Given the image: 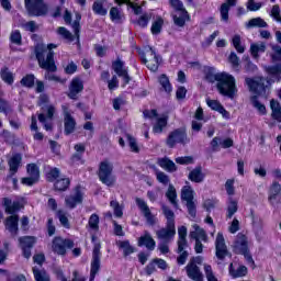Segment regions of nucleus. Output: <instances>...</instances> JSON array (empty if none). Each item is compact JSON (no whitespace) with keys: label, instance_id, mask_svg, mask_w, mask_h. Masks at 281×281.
I'll list each match as a JSON object with an SVG mask.
<instances>
[{"label":"nucleus","instance_id":"1","mask_svg":"<svg viewBox=\"0 0 281 281\" xmlns=\"http://www.w3.org/2000/svg\"><path fill=\"white\" fill-rule=\"evenodd\" d=\"M35 56L38 60L40 67L46 70L44 75L46 80H49L53 82H65L60 79V77L54 75V72L57 71L56 63H54V52H47L45 47L36 46Z\"/></svg>","mask_w":281,"mask_h":281},{"label":"nucleus","instance_id":"2","mask_svg":"<svg viewBox=\"0 0 281 281\" xmlns=\"http://www.w3.org/2000/svg\"><path fill=\"white\" fill-rule=\"evenodd\" d=\"M49 97L46 94L40 95V106H42V113L37 114V120L43 124L45 131H53L54 128V113H56V106L47 104Z\"/></svg>","mask_w":281,"mask_h":281},{"label":"nucleus","instance_id":"3","mask_svg":"<svg viewBox=\"0 0 281 281\" xmlns=\"http://www.w3.org/2000/svg\"><path fill=\"white\" fill-rule=\"evenodd\" d=\"M216 87L221 95H225L231 100H234V98H236V93H238V89L236 88V79L234 76L225 72L218 74Z\"/></svg>","mask_w":281,"mask_h":281},{"label":"nucleus","instance_id":"4","mask_svg":"<svg viewBox=\"0 0 281 281\" xmlns=\"http://www.w3.org/2000/svg\"><path fill=\"white\" fill-rule=\"evenodd\" d=\"M245 82L252 93H256L257 98H267L269 95V80L263 77L246 78Z\"/></svg>","mask_w":281,"mask_h":281},{"label":"nucleus","instance_id":"5","mask_svg":"<svg viewBox=\"0 0 281 281\" xmlns=\"http://www.w3.org/2000/svg\"><path fill=\"white\" fill-rule=\"evenodd\" d=\"M99 179L109 188L115 186V176H113V164L104 160L99 167Z\"/></svg>","mask_w":281,"mask_h":281},{"label":"nucleus","instance_id":"6","mask_svg":"<svg viewBox=\"0 0 281 281\" xmlns=\"http://www.w3.org/2000/svg\"><path fill=\"white\" fill-rule=\"evenodd\" d=\"M181 200L186 201L191 218H196V200H194V190L190 186H184L181 190Z\"/></svg>","mask_w":281,"mask_h":281},{"label":"nucleus","instance_id":"7","mask_svg":"<svg viewBox=\"0 0 281 281\" xmlns=\"http://www.w3.org/2000/svg\"><path fill=\"white\" fill-rule=\"evenodd\" d=\"M98 238L95 236H92V243H94L93 251H92V261H91V269H90V280L93 281L95 280V276H98L100 271V249H102V246L100 243H95Z\"/></svg>","mask_w":281,"mask_h":281},{"label":"nucleus","instance_id":"8","mask_svg":"<svg viewBox=\"0 0 281 281\" xmlns=\"http://www.w3.org/2000/svg\"><path fill=\"white\" fill-rule=\"evenodd\" d=\"M166 144L168 148H175L177 144H182V146L190 144V139L188 138L186 131L176 130L168 135Z\"/></svg>","mask_w":281,"mask_h":281},{"label":"nucleus","instance_id":"9","mask_svg":"<svg viewBox=\"0 0 281 281\" xmlns=\"http://www.w3.org/2000/svg\"><path fill=\"white\" fill-rule=\"evenodd\" d=\"M215 256L220 260L217 265H223V260H225L227 256L232 258L229 250H227V245H225V237L223 236V233H217L215 239Z\"/></svg>","mask_w":281,"mask_h":281},{"label":"nucleus","instance_id":"10","mask_svg":"<svg viewBox=\"0 0 281 281\" xmlns=\"http://www.w3.org/2000/svg\"><path fill=\"white\" fill-rule=\"evenodd\" d=\"M25 7L31 16H45L47 14V4L43 0H25Z\"/></svg>","mask_w":281,"mask_h":281},{"label":"nucleus","instance_id":"11","mask_svg":"<svg viewBox=\"0 0 281 281\" xmlns=\"http://www.w3.org/2000/svg\"><path fill=\"white\" fill-rule=\"evenodd\" d=\"M61 111L64 115V133L65 135H71L76 131V119L71 115L69 104L61 105Z\"/></svg>","mask_w":281,"mask_h":281},{"label":"nucleus","instance_id":"12","mask_svg":"<svg viewBox=\"0 0 281 281\" xmlns=\"http://www.w3.org/2000/svg\"><path fill=\"white\" fill-rule=\"evenodd\" d=\"M52 247L55 254H58V256H65V254H67V249H74V240L55 237L53 239Z\"/></svg>","mask_w":281,"mask_h":281},{"label":"nucleus","instance_id":"13","mask_svg":"<svg viewBox=\"0 0 281 281\" xmlns=\"http://www.w3.org/2000/svg\"><path fill=\"white\" fill-rule=\"evenodd\" d=\"M135 203L137 207L140 210L143 216L146 218L147 223L153 227L154 225H157V217L150 212V207L144 201V199L136 198Z\"/></svg>","mask_w":281,"mask_h":281},{"label":"nucleus","instance_id":"14","mask_svg":"<svg viewBox=\"0 0 281 281\" xmlns=\"http://www.w3.org/2000/svg\"><path fill=\"white\" fill-rule=\"evenodd\" d=\"M176 234L177 228L172 224H166V227L160 228L156 232L158 240H162V243H170L172 238H175Z\"/></svg>","mask_w":281,"mask_h":281},{"label":"nucleus","instance_id":"15","mask_svg":"<svg viewBox=\"0 0 281 281\" xmlns=\"http://www.w3.org/2000/svg\"><path fill=\"white\" fill-rule=\"evenodd\" d=\"M75 16L76 19L74 23H71V12H69V10L67 9L65 10L64 21L67 25H71L77 41H80V21L82 19V15H80V13H76Z\"/></svg>","mask_w":281,"mask_h":281},{"label":"nucleus","instance_id":"16","mask_svg":"<svg viewBox=\"0 0 281 281\" xmlns=\"http://www.w3.org/2000/svg\"><path fill=\"white\" fill-rule=\"evenodd\" d=\"M142 60L144 65H146L150 69V71H157V69H159V56L157 55L155 49H153V47H149L147 49V58L142 57Z\"/></svg>","mask_w":281,"mask_h":281},{"label":"nucleus","instance_id":"17","mask_svg":"<svg viewBox=\"0 0 281 281\" xmlns=\"http://www.w3.org/2000/svg\"><path fill=\"white\" fill-rule=\"evenodd\" d=\"M19 243L24 258H32V247L36 244V238L34 236H24L19 238Z\"/></svg>","mask_w":281,"mask_h":281},{"label":"nucleus","instance_id":"18","mask_svg":"<svg viewBox=\"0 0 281 281\" xmlns=\"http://www.w3.org/2000/svg\"><path fill=\"white\" fill-rule=\"evenodd\" d=\"M248 250H249V241L247 240V236L243 233H238L233 245L234 254L240 255Z\"/></svg>","mask_w":281,"mask_h":281},{"label":"nucleus","instance_id":"19","mask_svg":"<svg viewBox=\"0 0 281 281\" xmlns=\"http://www.w3.org/2000/svg\"><path fill=\"white\" fill-rule=\"evenodd\" d=\"M82 191L80 190V187H76L74 189V193L70 195H67L65 199L66 206L69 210H74L76 205H80L82 203Z\"/></svg>","mask_w":281,"mask_h":281},{"label":"nucleus","instance_id":"20","mask_svg":"<svg viewBox=\"0 0 281 281\" xmlns=\"http://www.w3.org/2000/svg\"><path fill=\"white\" fill-rule=\"evenodd\" d=\"M112 68L120 78H123L124 85L131 82V76H128V70L124 68V61H122V59L113 61Z\"/></svg>","mask_w":281,"mask_h":281},{"label":"nucleus","instance_id":"21","mask_svg":"<svg viewBox=\"0 0 281 281\" xmlns=\"http://www.w3.org/2000/svg\"><path fill=\"white\" fill-rule=\"evenodd\" d=\"M83 89L85 83L80 80V78H74L69 86L68 98H70V100H77L78 93H82Z\"/></svg>","mask_w":281,"mask_h":281},{"label":"nucleus","instance_id":"22","mask_svg":"<svg viewBox=\"0 0 281 281\" xmlns=\"http://www.w3.org/2000/svg\"><path fill=\"white\" fill-rule=\"evenodd\" d=\"M184 269L190 280L203 281V272H201V268H199L194 262H189Z\"/></svg>","mask_w":281,"mask_h":281},{"label":"nucleus","instance_id":"23","mask_svg":"<svg viewBox=\"0 0 281 281\" xmlns=\"http://www.w3.org/2000/svg\"><path fill=\"white\" fill-rule=\"evenodd\" d=\"M3 206H4V212L7 214H16L20 210H23V202L16 200V201H11L9 198L3 199Z\"/></svg>","mask_w":281,"mask_h":281},{"label":"nucleus","instance_id":"24","mask_svg":"<svg viewBox=\"0 0 281 281\" xmlns=\"http://www.w3.org/2000/svg\"><path fill=\"white\" fill-rule=\"evenodd\" d=\"M5 229L10 232L11 236L19 234V215H10L4 222Z\"/></svg>","mask_w":281,"mask_h":281},{"label":"nucleus","instance_id":"25","mask_svg":"<svg viewBox=\"0 0 281 281\" xmlns=\"http://www.w3.org/2000/svg\"><path fill=\"white\" fill-rule=\"evenodd\" d=\"M280 192H281L280 183L273 182L270 186L268 200L271 203V205H273L274 207H278V205L280 203V199H278V196H280Z\"/></svg>","mask_w":281,"mask_h":281},{"label":"nucleus","instance_id":"26","mask_svg":"<svg viewBox=\"0 0 281 281\" xmlns=\"http://www.w3.org/2000/svg\"><path fill=\"white\" fill-rule=\"evenodd\" d=\"M189 181L192 183H203L205 181V173H203V167L198 166L189 172L188 176Z\"/></svg>","mask_w":281,"mask_h":281},{"label":"nucleus","instance_id":"27","mask_svg":"<svg viewBox=\"0 0 281 281\" xmlns=\"http://www.w3.org/2000/svg\"><path fill=\"white\" fill-rule=\"evenodd\" d=\"M156 245L155 239L148 232H145V234L138 238V247H146L149 251H154Z\"/></svg>","mask_w":281,"mask_h":281},{"label":"nucleus","instance_id":"28","mask_svg":"<svg viewBox=\"0 0 281 281\" xmlns=\"http://www.w3.org/2000/svg\"><path fill=\"white\" fill-rule=\"evenodd\" d=\"M172 19L177 27H186V22L190 21V13H188V10L178 11L172 14Z\"/></svg>","mask_w":281,"mask_h":281},{"label":"nucleus","instance_id":"29","mask_svg":"<svg viewBox=\"0 0 281 281\" xmlns=\"http://www.w3.org/2000/svg\"><path fill=\"white\" fill-rule=\"evenodd\" d=\"M178 251L181 252L183 251V249H186L188 247V228L186 226H180L178 228Z\"/></svg>","mask_w":281,"mask_h":281},{"label":"nucleus","instance_id":"30","mask_svg":"<svg viewBox=\"0 0 281 281\" xmlns=\"http://www.w3.org/2000/svg\"><path fill=\"white\" fill-rule=\"evenodd\" d=\"M157 164L167 172H177V165L168 157L159 158Z\"/></svg>","mask_w":281,"mask_h":281},{"label":"nucleus","instance_id":"31","mask_svg":"<svg viewBox=\"0 0 281 281\" xmlns=\"http://www.w3.org/2000/svg\"><path fill=\"white\" fill-rule=\"evenodd\" d=\"M265 52H267V44H265V42L252 43L250 45V54L252 58H260L259 54H265Z\"/></svg>","mask_w":281,"mask_h":281},{"label":"nucleus","instance_id":"32","mask_svg":"<svg viewBox=\"0 0 281 281\" xmlns=\"http://www.w3.org/2000/svg\"><path fill=\"white\" fill-rule=\"evenodd\" d=\"M193 229L190 233V238H193V240H203L204 243H207V234L203 228H200L199 225L194 224Z\"/></svg>","mask_w":281,"mask_h":281},{"label":"nucleus","instance_id":"33","mask_svg":"<svg viewBox=\"0 0 281 281\" xmlns=\"http://www.w3.org/2000/svg\"><path fill=\"white\" fill-rule=\"evenodd\" d=\"M23 157L21 154H15L11 157L9 160V167H10V175H16L19 172V167L21 166Z\"/></svg>","mask_w":281,"mask_h":281},{"label":"nucleus","instance_id":"34","mask_svg":"<svg viewBox=\"0 0 281 281\" xmlns=\"http://www.w3.org/2000/svg\"><path fill=\"white\" fill-rule=\"evenodd\" d=\"M56 218H58L60 225L65 227V229H71V224L69 223L68 213L64 210H58L55 213Z\"/></svg>","mask_w":281,"mask_h":281},{"label":"nucleus","instance_id":"35","mask_svg":"<svg viewBox=\"0 0 281 281\" xmlns=\"http://www.w3.org/2000/svg\"><path fill=\"white\" fill-rule=\"evenodd\" d=\"M270 109H271V117L272 120H276L277 122H281V105L280 102L277 100L270 101Z\"/></svg>","mask_w":281,"mask_h":281},{"label":"nucleus","instance_id":"36","mask_svg":"<svg viewBox=\"0 0 281 281\" xmlns=\"http://www.w3.org/2000/svg\"><path fill=\"white\" fill-rule=\"evenodd\" d=\"M228 271L232 278H245V276H247V267L245 266H239L237 269H234V263H231Z\"/></svg>","mask_w":281,"mask_h":281},{"label":"nucleus","instance_id":"37","mask_svg":"<svg viewBox=\"0 0 281 281\" xmlns=\"http://www.w3.org/2000/svg\"><path fill=\"white\" fill-rule=\"evenodd\" d=\"M0 78L7 85H14V74H12V71H10L9 67L1 68Z\"/></svg>","mask_w":281,"mask_h":281},{"label":"nucleus","instance_id":"38","mask_svg":"<svg viewBox=\"0 0 281 281\" xmlns=\"http://www.w3.org/2000/svg\"><path fill=\"white\" fill-rule=\"evenodd\" d=\"M110 19L113 23H122L124 21V13L120 8L112 7L110 9Z\"/></svg>","mask_w":281,"mask_h":281},{"label":"nucleus","instance_id":"39","mask_svg":"<svg viewBox=\"0 0 281 281\" xmlns=\"http://www.w3.org/2000/svg\"><path fill=\"white\" fill-rule=\"evenodd\" d=\"M247 30L252 27H269V24L262 18H252L246 23Z\"/></svg>","mask_w":281,"mask_h":281},{"label":"nucleus","instance_id":"40","mask_svg":"<svg viewBox=\"0 0 281 281\" xmlns=\"http://www.w3.org/2000/svg\"><path fill=\"white\" fill-rule=\"evenodd\" d=\"M166 198L171 203V205H173V207H179V203L177 202V189H175V186L169 184L166 192Z\"/></svg>","mask_w":281,"mask_h":281},{"label":"nucleus","instance_id":"41","mask_svg":"<svg viewBox=\"0 0 281 281\" xmlns=\"http://www.w3.org/2000/svg\"><path fill=\"white\" fill-rule=\"evenodd\" d=\"M250 103L252 104L254 109H257L259 115H267V106L258 100V95L250 97Z\"/></svg>","mask_w":281,"mask_h":281},{"label":"nucleus","instance_id":"42","mask_svg":"<svg viewBox=\"0 0 281 281\" xmlns=\"http://www.w3.org/2000/svg\"><path fill=\"white\" fill-rule=\"evenodd\" d=\"M55 190H58L59 192H65V190L69 189V186H71V180L69 178H60L55 181Z\"/></svg>","mask_w":281,"mask_h":281},{"label":"nucleus","instance_id":"43","mask_svg":"<svg viewBox=\"0 0 281 281\" xmlns=\"http://www.w3.org/2000/svg\"><path fill=\"white\" fill-rule=\"evenodd\" d=\"M266 71L269 76H271L272 78L278 80V82H280V80H281V66L280 65L268 66V67H266Z\"/></svg>","mask_w":281,"mask_h":281},{"label":"nucleus","instance_id":"44","mask_svg":"<svg viewBox=\"0 0 281 281\" xmlns=\"http://www.w3.org/2000/svg\"><path fill=\"white\" fill-rule=\"evenodd\" d=\"M33 274H34L35 281H49V274H47V271H45V269L34 267Z\"/></svg>","mask_w":281,"mask_h":281},{"label":"nucleus","instance_id":"45","mask_svg":"<svg viewBox=\"0 0 281 281\" xmlns=\"http://www.w3.org/2000/svg\"><path fill=\"white\" fill-rule=\"evenodd\" d=\"M162 214L167 220L166 225H175V212L170 210L166 204H162L161 206Z\"/></svg>","mask_w":281,"mask_h":281},{"label":"nucleus","instance_id":"46","mask_svg":"<svg viewBox=\"0 0 281 281\" xmlns=\"http://www.w3.org/2000/svg\"><path fill=\"white\" fill-rule=\"evenodd\" d=\"M88 226L92 232L100 231V216L93 213L88 220Z\"/></svg>","mask_w":281,"mask_h":281},{"label":"nucleus","instance_id":"47","mask_svg":"<svg viewBox=\"0 0 281 281\" xmlns=\"http://www.w3.org/2000/svg\"><path fill=\"white\" fill-rule=\"evenodd\" d=\"M119 249L123 250L124 256H131V254H134L135 248H133V246H131V243L128 240H124V241H117L116 243Z\"/></svg>","mask_w":281,"mask_h":281},{"label":"nucleus","instance_id":"48","mask_svg":"<svg viewBox=\"0 0 281 281\" xmlns=\"http://www.w3.org/2000/svg\"><path fill=\"white\" fill-rule=\"evenodd\" d=\"M159 85L162 91H166V93H170L172 91V85H170V79H168V76L161 75L159 77Z\"/></svg>","mask_w":281,"mask_h":281},{"label":"nucleus","instance_id":"49","mask_svg":"<svg viewBox=\"0 0 281 281\" xmlns=\"http://www.w3.org/2000/svg\"><path fill=\"white\" fill-rule=\"evenodd\" d=\"M92 10L94 14H99L100 16H106V9H104V4L102 1H94L92 5Z\"/></svg>","mask_w":281,"mask_h":281},{"label":"nucleus","instance_id":"50","mask_svg":"<svg viewBox=\"0 0 281 281\" xmlns=\"http://www.w3.org/2000/svg\"><path fill=\"white\" fill-rule=\"evenodd\" d=\"M168 124V117H160L157 120V123L154 125V133H162Z\"/></svg>","mask_w":281,"mask_h":281},{"label":"nucleus","instance_id":"51","mask_svg":"<svg viewBox=\"0 0 281 281\" xmlns=\"http://www.w3.org/2000/svg\"><path fill=\"white\" fill-rule=\"evenodd\" d=\"M57 34H59V36H63V38H65L69 43H74V34H71V32H69V30H67L65 26L58 27Z\"/></svg>","mask_w":281,"mask_h":281},{"label":"nucleus","instance_id":"52","mask_svg":"<svg viewBox=\"0 0 281 281\" xmlns=\"http://www.w3.org/2000/svg\"><path fill=\"white\" fill-rule=\"evenodd\" d=\"M110 207L113 209L114 216H116V218H122V216H124V212L122 211V207L120 206V202H117V200H112L110 202Z\"/></svg>","mask_w":281,"mask_h":281},{"label":"nucleus","instance_id":"53","mask_svg":"<svg viewBox=\"0 0 281 281\" xmlns=\"http://www.w3.org/2000/svg\"><path fill=\"white\" fill-rule=\"evenodd\" d=\"M34 80H36L34 75H26L21 79L20 85H22V87H26L27 89H32V87H34Z\"/></svg>","mask_w":281,"mask_h":281},{"label":"nucleus","instance_id":"54","mask_svg":"<svg viewBox=\"0 0 281 281\" xmlns=\"http://www.w3.org/2000/svg\"><path fill=\"white\" fill-rule=\"evenodd\" d=\"M237 212H238V202H236L235 200H231L227 206L226 217L232 218V216H234V214H236Z\"/></svg>","mask_w":281,"mask_h":281},{"label":"nucleus","instance_id":"55","mask_svg":"<svg viewBox=\"0 0 281 281\" xmlns=\"http://www.w3.org/2000/svg\"><path fill=\"white\" fill-rule=\"evenodd\" d=\"M26 170L30 177H33L34 179H37V180L40 179L41 172L38 171V166H36V164L27 165Z\"/></svg>","mask_w":281,"mask_h":281},{"label":"nucleus","instance_id":"56","mask_svg":"<svg viewBox=\"0 0 281 281\" xmlns=\"http://www.w3.org/2000/svg\"><path fill=\"white\" fill-rule=\"evenodd\" d=\"M156 179L159 183H162V186L170 183V177L164 171L156 170Z\"/></svg>","mask_w":281,"mask_h":281},{"label":"nucleus","instance_id":"57","mask_svg":"<svg viewBox=\"0 0 281 281\" xmlns=\"http://www.w3.org/2000/svg\"><path fill=\"white\" fill-rule=\"evenodd\" d=\"M232 43L238 54H245V46L240 44V35L233 36Z\"/></svg>","mask_w":281,"mask_h":281},{"label":"nucleus","instance_id":"58","mask_svg":"<svg viewBox=\"0 0 281 281\" xmlns=\"http://www.w3.org/2000/svg\"><path fill=\"white\" fill-rule=\"evenodd\" d=\"M205 79L209 82H218V74H214V68L205 69Z\"/></svg>","mask_w":281,"mask_h":281},{"label":"nucleus","instance_id":"59","mask_svg":"<svg viewBox=\"0 0 281 281\" xmlns=\"http://www.w3.org/2000/svg\"><path fill=\"white\" fill-rule=\"evenodd\" d=\"M21 27H23V30L26 32H36L38 30V24H36L34 21L22 22Z\"/></svg>","mask_w":281,"mask_h":281},{"label":"nucleus","instance_id":"60","mask_svg":"<svg viewBox=\"0 0 281 281\" xmlns=\"http://www.w3.org/2000/svg\"><path fill=\"white\" fill-rule=\"evenodd\" d=\"M10 41L14 45H22L23 38L21 36V32L19 30L13 31L10 35Z\"/></svg>","mask_w":281,"mask_h":281},{"label":"nucleus","instance_id":"61","mask_svg":"<svg viewBox=\"0 0 281 281\" xmlns=\"http://www.w3.org/2000/svg\"><path fill=\"white\" fill-rule=\"evenodd\" d=\"M12 111V105L5 99L0 98V113L8 115Z\"/></svg>","mask_w":281,"mask_h":281},{"label":"nucleus","instance_id":"62","mask_svg":"<svg viewBox=\"0 0 281 281\" xmlns=\"http://www.w3.org/2000/svg\"><path fill=\"white\" fill-rule=\"evenodd\" d=\"M171 8H173L175 12H183L186 11V7H183V2L181 0H169Z\"/></svg>","mask_w":281,"mask_h":281},{"label":"nucleus","instance_id":"63","mask_svg":"<svg viewBox=\"0 0 281 281\" xmlns=\"http://www.w3.org/2000/svg\"><path fill=\"white\" fill-rule=\"evenodd\" d=\"M204 273L206 276L207 281H218L216 277L214 276V271L212 270V266L204 265Z\"/></svg>","mask_w":281,"mask_h":281},{"label":"nucleus","instance_id":"64","mask_svg":"<svg viewBox=\"0 0 281 281\" xmlns=\"http://www.w3.org/2000/svg\"><path fill=\"white\" fill-rule=\"evenodd\" d=\"M273 54L271 55L272 60H281V46L274 45L272 46Z\"/></svg>","mask_w":281,"mask_h":281}]
</instances>
